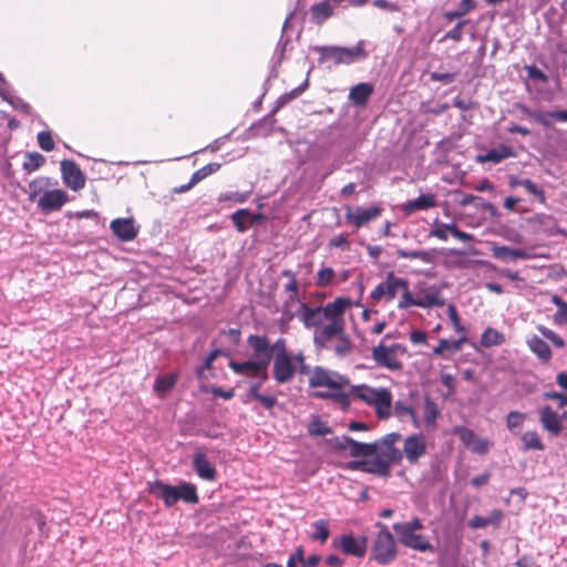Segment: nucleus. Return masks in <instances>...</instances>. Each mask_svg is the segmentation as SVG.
<instances>
[{
  "label": "nucleus",
  "mask_w": 567,
  "mask_h": 567,
  "mask_svg": "<svg viewBox=\"0 0 567 567\" xmlns=\"http://www.w3.org/2000/svg\"><path fill=\"white\" fill-rule=\"evenodd\" d=\"M313 50L320 54L319 62L331 61L333 65L351 64L367 58L364 41H359L354 47L346 48L338 45L315 47Z\"/></svg>",
  "instance_id": "nucleus-1"
},
{
  "label": "nucleus",
  "mask_w": 567,
  "mask_h": 567,
  "mask_svg": "<svg viewBox=\"0 0 567 567\" xmlns=\"http://www.w3.org/2000/svg\"><path fill=\"white\" fill-rule=\"evenodd\" d=\"M375 527L379 529L371 549V558L378 564L390 565L398 556V546L394 536L388 526L382 522H377Z\"/></svg>",
  "instance_id": "nucleus-2"
},
{
  "label": "nucleus",
  "mask_w": 567,
  "mask_h": 567,
  "mask_svg": "<svg viewBox=\"0 0 567 567\" xmlns=\"http://www.w3.org/2000/svg\"><path fill=\"white\" fill-rule=\"evenodd\" d=\"M247 344L259 354L267 355L269 363L276 355H288L290 354L287 349V343L284 338H279L275 343L270 344L267 336L250 334L247 338Z\"/></svg>",
  "instance_id": "nucleus-3"
},
{
  "label": "nucleus",
  "mask_w": 567,
  "mask_h": 567,
  "mask_svg": "<svg viewBox=\"0 0 567 567\" xmlns=\"http://www.w3.org/2000/svg\"><path fill=\"white\" fill-rule=\"evenodd\" d=\"M344 319L328 320L313 331V343L317 350L331 349V343L344 332Z\"/></svg>",
  "instance_id": "nucleus-4"
},
{
  "label": "nucleus",
  "mask_w": 567,
  "mask_h": 567,
  "mask_svg": "<svg viewBox=\"0 0 567 567\" xmlns=\"http://www.w3.org/2000/svg\"><path fill=\"white\" fill-rule=\"evenodd\" d=\"M266 357L267 355L252 351L250 359L245 361L230 360L228 365L234 373L252 378L254 375H259L260 372L268 370L269 359Z\"/></svg>",
  "instance_id": "nucleus-5"
},
{
  "label": "nucleus",
  "mask_w": 567,
  "mask_h": 567,
  "mask_svg": "<svg viewBox=\"0 0 567 567\" xmlns=\"http://www.w3.org/2000/svg\"><path fill=\"white\" fill-rule=\"evenodd\" d=\"M348 383L349 380L347 377L327 370L322 367H316L309 379V385L311 388L326 386L331 390H340L348 385Z\"/></svg>",
  "instance_id": "nucleus-6"
},
{
  "label": "nucleus",
  "mask_w": 567,
  "mask_h": 567,
  "mask_svg": "<svg viewBox=\"0 0 567 567\" xmlns=\"http://www.w3.org/2000/svg\"><path fill=\"white\" fill-rule=\"evenodd\" d=\"M406 279L396 277L393 271L386 274L385 280L380 282L371 292V299L379 301L385 298L388 301L393 300L399 290L406 288Z\"/></svg>",
  "instance_id": "nucleus-7"
},
{
  "label": "nucleus",
  "mask_w": 567,
  "mask_h": 567,
  "mask_svg": "<svg viewBox=\"0 0 567 567\" xmlns=\"http://www.w3.org/2000/svg\"><path fill=\"white\" fill-rule=\"evenodd\" d=\"M516 109L519 110L526 117L538 123L544 127H550L556 122H567V110L558 111H540L532 110L523 103H517Z\"/></svg>",
  "instance_id": "nucleus-8"
},
{
  "label": "nucleus",
  "mask_w": 567,
  "mask_h": 567,
  "mask_svg": "<svg viewBox=\"0 0 567 567\" xmlns=\"http://www.w3.org/2000/svg\"><path fill=\"white\" fill-rule=\"evenodd\" d=\"M272 377L275 381L278 384H285L290 382L293 379L298 369V367L295 364L293 355H276V358H272Z\"/></svg>",
  "instance_id": "nucleus-9"
},
{
  "label": "nucleus",
  "mask_w": 567,
  "mask_h": 567,
  "mask_svg": "<svg viewBox=\"0 0 567 567\" xmlns=\"http://www.w3.org/2000/svg\"><path fill=\"white\" fill-rule=\"evenodd\" d=\"M62 179L66 187L78 192L85 186V175L72 159L61 162Z\"/></svg>",
  "instance_id": "nucleus-10"
},
{
  "label": "nucleus",
  "mask_w": 567,
  "mask_h": 567,
  "mask_svg": "<svg viewBox=\"0 0 567 567\" xmlns=\"http://www.w3.org/2000/svg\"><path fill=\"white\" fill-rule=\"evenodd\" d=\"M333 547L340 548L344 554L362 558L367 553V538H355L353 535H342L333 539Z\"/></svg>",
  "instance_id": "nucleus-11"
},
{
  "label": "nucleus",
  "mask_w": 567,
  "mask_h": 567,
  "mask_svg": "<svg viewBox=\"0 0 567 567\" xmlns=\"http://www.w3.org/2000/svg\"><path fill=\"white\" fill-rule=\"evenodd\" d=\"M258 378L257 381L250 384V388L243 400L244 403H249L252 399L257 400L265 409L271 410L277 404V399L274 395H267L259 392L261 385L268 379L267 370L265 372H260L259 375H255Z\"/></svg>",
  "instance_id": "nucleus-12"
},
{
  "label": "nucleus",
  "mask_w": 567,
  "mask_h": 567,
  "mask_svg": "<svg viewBox=\"0 0 567 567\" xmlns=\"http://www.w3.org/2000/svg\"><path fill=\"white\" fill-rule=\"evenodd\" d=\"M401 439V434L396 432L384 435L378 443V452L392 464H399L403 460V453L395 447V443Z\"/></svg>",
  "instance_id": "nucleus-13"
},
{
  "label": "nucleus",
  "mask_w": 567,
  "mask_h": 567,
  "mask_svg": "<svg viewBox=\"0 0 567 567\" xmlns=\"http://www.w3.org/2000/svg\"><path fill=\"white\" fill-rule=\"evenodd\" d=\"M403 457L410 464H416L419 460L426 453V442L422 434H412L404 440Z\"/></svg>",
  "instance_id": "nucleus-14"
},
{
  "label": "nucleus",
  "mask_w": 567,
  "mask_h": 567,
  "mask_svg": "<svg viewBox=\"0 0 567 567\" xmlns=\"http://www.w3.org/2000/svg\"><path fill=\"white\" fill-rule=\"evenodd\" d=\"M382 208L378 205H372L369 208L357 207L354 210L350 208L347 210L344 217L347 221L352 224L357 229L363 227L368 223L377 219L381 215Z\"/></svg>",
  "instance_id": "nucleus-15"
},
{
  "label": "nucleus",
  "mask_w": 567,
  "mask_h": 567,
  "mask_svg": "<svg viewBox=\"0 0 567 567\" xmlns=\"http://www.w3.org/2000/svg\"><path fill=\"white\" fill-rule=\"evenodd\" d=\"M298 317L306 328H313L323 326L328 321L322 307H309L306 302H300Z\"/></svg>",
  "instance_id": "nucleus-16"
},
{
  "label": "nucleus",
  "mask_w": 567,
  "mask_h": 567,
  "mask_svg": "<svg viewBox=\"0 0 567 567\" xmlns=\"http://www.w3.org/2000/svg\"><path fill=\"white\" fill-rule=\"evenodd\" d=\"M372 359L380 368H385L391 371L402 369V362L395 357L391 350L388 349L383 342L372 348Z\"/></svg>",
  "instance_id": "nucleus-17"
},
{
  "label": "nucleus",
  "mask_w": 567,
  "mask_h": 567,
  "mask_svg": "<svg viewBox=\"0 0 567 567\" xmlns=\"http://www.w3.org/2000/svg\"><path fill=\"white\" fill-rule=\"evenodd\" d=\"M68 200V194L62 189L47 190L38 200V207L44 214L59 210Z\"/></svg>",
  "instance_id": "nucleus-18"
},
{
  "label": "nucleus",
  "mask_w": 567,
  "mask_h": 567,
  "mask_svg": "<svg viewBox=\"0 0 567 567\" xmlns=\"http://www.w3.org/2000/svg\"><path fill=\"white\" fill-rule=\"evenodd\" d=\"M399 542L402 546L420 551V553H434L435 547L430 542L429 537L417 533H408L398 535Z\"/></svg>",
  "instance_id": "nucleus-19"
},
{
  "label": "nucleus",
  "mask_w": 567,
  "mask_h": 567,
  "mask_svg": "<svg viewBox=\"0 0 567 567\" xmlns=\"http://www.w3.org/2000/svg\"><path fill=\"white\" fill-rule=\"evenodd\" d=\"M148 492L164 502L166 507H172L177 503V491L175 486L164 483L161 480L148 482Z\"/></svg>",
  "instance_id": "nucleus-20"
},
{
  "label": "nucleus",
  "mask_w": 567,
  "mask_h": 567,
  "mask_svg": "<svg viewBox=\"0 0 567 567\" xmlns=\"http://www.w3.org/2000/svg\"><path fill=\"white\" fill-rule=\"evenodd\" d=\"M110 228L115 237L122 241L133 240L138 233L133 218H116L111 221Z\"/></svg>",
  "instance_id": "nucleus-21"
},
{
  "label": "nucleus",
  "mask_w": 567,
  "mask_h": 567,
  "mask_svg": "<svg viewBox=\"0 0 567 567\" xmlns=\"http://www.w3.org/2000/svg\"><path fill=\"white\" fill-rule=\"evenodd\" d=\"M193 467L202 480L209 482L216 480L217 471L204 452L197 451L194 453Z\"/></svg>",
  "instance_id": "nucleus-22"
},
{
  "label": "nucleus",
  "mask_w": 567,
  "mask_h": 567,
  "mask_svg": "<svg viewBox=\"0 0 567 567\" xmlns=\"http://www.w3.org/2000/svg\"><path fill=\"white\" fill-rule=\"evenodd\" d=\"M539 421L550 435L558 436L561 433L563 425L559 415L550 405H545L539 412Z\"/></svg>",
  "instance_id": "nucleus-23"
},
{
  "label": "nucleus",
  "mask_w": 567,
  "mask_h": 567,
  "mask_svg": "<svg viewBox=\"0 0 567 567\" xmlns=\"http://www.w3.org/2000/svg\"><path fill=\"white\" fill-rule=\"evenodd\" d=\"M515 156H516V153L513 151L512 147H509L505 144H499L496 147L488 150L485 154L477 155V162H480V163L488 162V163H493V164H498L506 158L515 157Z\"/></svg>",
  "instance_id": "nucleus-24"
},
{
  "label": "nucleus",
  "mask_w": 567,
  "mask_h": 567,
  "mask_svg": "<svg viewBox=\"0 0 567 567\" xmlns=\"http://www.w3.org/2000/svg\"><path fill=\"white\" fill-rule=\"evenodd\" d=\"M504 518V513L502 509L495 508L491 512V514L486 517L483 516H474L467 522V526L471 529H480L485 528L488 525L494 526L495 528H498L502 520Z\"/></svg>",
  "instance_id": "nucleus-25"
},
{
  "label": "nucleus",
  "mask_w": 567,
  "mask_h": 567,
  "mask_svg": "<svg viewBox=\"0 0 567 567\" xmlns=\"http://www.w3.org/2000/svg\"><path fill=\"white\" fill-rule=\"evenodd\" d=\"M374 91V86L371 83L362 82L353 87L349 92V100L354 106H365L370 96Z\"/></svg>",
  "instance_id": "nucleus-26"
},
{
  "label": "nucleus",
  "mask_w": 567,
  "mask_h": 567,
  "mask_svg": "<svg viewBox=\"0 0 567 567\" xmlns=\"http://www.w3.org/2000/svg\"><path fill=\"white\" fill-rule=\"evenodd\" d=\"M231 221L239 233H245L250 225L262 218L261 214H252L249 209L240 208L231 216Z\"/></svg>",
  "instance_id": "nucleus-27"
},
{
  "label": "nucleus",
  "mask_w": 567,
  "mask_h": 567,
  "mask_svg": "<svg viewBox=\"0 0 567 567\" xmlns=\"http://www.w3.org/2000/svg\"><path fill=\"white\" fill-rule=\"evenodd\" d=\"M391 465L393 464L390 461L378 453L374 458L365 461L364 472L380 477H389L391 473Z\"/></svg>",
  "instance_id": "nucleus-28"
},
{
  "label": "nucleus",
  "mask_w": 567,
  "mask_h": 567,
  "mask_svg": "<svg viewBox=\"0 0 567 567\" xmlns=\"http://www.w3.org/2000/svg\"><path fill=\"white\" fill-rule=\"evenodd\" d=\"M493 256L503 261H513L517 259H528L530 256L524 249H516L509 246H495L493 248Z\"/></svg>",
  "instance_id": "nucleus-29"
},
{
  "label": "nucleus",
  "mask_w": 567,
  "mask_h": 567,
  "mask_svg": "<svg viewBox=\"0 0 567 567\" xmlns=\"http://www.w3.org/2000/svg\"><path fill=\"white\" fill-rule=\"evenodd\" d=\"M360 390L367 391L371 394V402L377 404L379 415H382V408L389 410L391 408V393L386 389H370L368 386H360Z\"/></svg>",
  "instance_id": "nucleus-30"
},
{
  "label": "nucleus",
  "mask_w": 567,
  "mask_h": 567,
  "mask_svg": "<svg viewBox=\"0 0 567 567\" xmlns=\"http://www.w3.org/2000/svg\"><path fill=\"white\" fill-rule=\"evenodd\" d=\"M344 442L350 444L349 453L352 457L372 456L378 452V443H361L352 437L351 440H344Z\"/></svg>",
  "instance_id": "nucleus-31"
},
{
  "label": "nucleus",
  "mask_w": 567,
  "mask_h": 567,
  "mask_svg": "<svg viewBox=\"0 0 567 567\" xmlns=\"http://www.w3.org/2000/svg\"><path fill=\"white\" fill-rule=\"evenodd\" d=\"M349 305V299L337 298L334 301L329 302L324 307H322V309L326 317H328V320L344 319L343 312L346 311Z\"/></svg>",
  "instance_id": "nucleus-32"
},
{
  "label": "nucleus",
  "mask_w": 567,
  "mask_h": 567,
  "mask_svg": "<svg viewBox=\"0 0 567 567\" xmlns=\"http://www.w3.org/2000/svg\"><path fill=\"white\" fill-rule=\"evenodd\" d=\"M527 344L540 361L548 362L551 359L550 348L542 338L533 336L527 340Z\"/></svg>",
  "instance_id": "nucleus-33"
},
{
  "label": "nucleus",
  "mask_w": 567,
  "mask_h": 567,
  "mask_svg": "<svg viewBox=\"0 0 567 567\" xmlns=\"http://www.w3.org/2000/svg\"><path fill=\"white\" fill-rule=\"evenodd\" d=\"M0 96L7 101L13 109L29 114L31 112V106L25 103L21 97L17 96L10 86L7 84L3 87H0Z\"/></svg>",
  "instance_id": "nucleus-34"
},
{
  "label": "nucleus",
  "mask_w": 567,
  "mask_h": 567,
  "mask_svg": "<svg viewBox=\"0 0 567 567\" xmlns=\"http://www.w3.org/2000/svg\"><path fill=\"white\" fill-rule=\"evenodd\" d=\"M175 488L177 491V502L183 501L187 504H197L199 502L197 488L193 483L183 482L175 486Z\"/></svg>",
  "instance_id": "nucleus-35"
},
{
  "label": "nucleus",
  "mask_w": 567,
  "mask_h": 567,
  "mask_svg": "<svg viewBox=\"0 0 567 567\" xmlns=\"http://www.w3.org/2000/svg\"><path fill=\"white\" fill-rule=\"evenodd\" d=\"M436 205L435 197L432 194H422L417 198L409 200L404 209L406 213H413L415 210H425Z\"/></svg>",
  "instance_id": "nucleus-36"
},
{
  "label": "nucleus",
  "mask_w": 567,
  "mask_h": 567,
  "mask_svg": "<svg viewBox=\"0 0 567 567\" xmlns=\"http://www.w3.org/2000/svg\"><path fill=\"white\" fill-rule=\"evenodd\" d=\"M416 300L417 307L423 309L443 307L445 305L444 299L440 296V291L435 288L429 289L422 296L416 297Z\"/></svg>",
  "instance_id": "nucleus-37"
},
{
  "label": "nucleus",
  "mask_w": 567,
  "mask_h": 567,
  "mask_svg": "<svg viewBox=\"0 0 567 567\" xmlns=\"http://www.w3.org/2000/svg\"><path fill=\"white\" fill-rule=\"evenodd\" d=\"M477 7L474 0H462L455 10H449L444 12V19L447 21H454L468 14Z\"/></svg>",
  "instance_id": "nucleus-38"
},
{
  "label": "nucleus",
  "mask_w": 567,
  "mask_h": 567,
  "mask_svg": "<svg viewBox=\"0 0 567 567\" xmlns=\"http://www.w3.org/2000/svg\"><path fill=\"white\" fill-rule=\"evenodd\" d=\"M274 123L275 120L272 118V115L269 114L265 116L261 121L252 124L249 128V132L252 136H262L267 137L274 130Z\"/></svg>",
  "instance_id": "nucleus-39"
},
{
  "label": "nucleus",
  "mask_w": 567,
  "mask_h": 567,
  "mask_svg": "<svg viewBox=\"0 0 567 567\" xmlns=\"http://www.w3.org/2000/svg\"><path fill=\"white\" fill-rule=\"evenodd\" d=\"M178 375L176 373H169L157 377L154 382V391L159 395L166 394L176 384Z\"/></svg>",
  "instance_id": "nucleus-40"
},
{
  "label": "nucleus",
  "mask_w": 567,
  "mask_h": 567,
  "mask_svg": "<svg viewBox=\"0 0 567 567\" xmlns=\"http://www.w3.org/2000/svg\"><path fill=\"white\" fill-rule=\"evenodd\" d=\"M334 341L336 343H331L330 350H333L338 358H344L352 351L353 344L350 337L346 333V331L341 336H339Z\"/></svg>",
  "instance_id": "nucleus-41"
},
{
  "label": "nucleus",
  "mask_w": 567,
  "mask_h": 567,
  "mask_svg": "<svg viewBox=\"0 0 567 567\" xmlns=\"http://www.w3.org/2000/svg\"><path fill=\"white\" fill-rule=\"evenodd\" d=\"M332 13L333 8L328 1H322L311 7L312 20L318 24H321L327 19H329Z\"/></svg>",
  "instance_id": "nucleus-42"
},
{
  "label": "nucleus",
  "mask_w": 567,
  "mask_h": 567,
  "mask_svg": "<svg viewBox=\"0 0 567 567\" xmlns=\"http://www.w3.org/2000/svg\"><path fill=\"white\" fill-rule=\"evenodd\" d=\"M392 527L396 535H401L422 530L424 529V524L421 518L415 516L409 522L394 523Z\"/></svg>",
  "instance_id": "nucleus-43"
},
{
  "label": "nucleus",
  "mask_w": 567,
  "mask_h": 567,
  "mask_svg": "<svg viewBox=\"0 0 567 567\" xmlns=\"http://www.w3.org/2000/svg\"><path fill=\"white\" fill-rule=\"evenodd\" d=\"M396 256L404 259H420L424 264H432L434 261V255L429 250H405L398 249Z\"/></svg>",
  "instance_id": "nucleus-44"
},
{
  "label": "nucleus",
  "mask_w": 567,
  "mask_h": 567,
  "mask_svg": "<svg viewBox=\"0 0 567 567\" xmlns=\"http://www.w3.org/2000/svg\"><path fill=\"white\" fill-rule=\"evenodd\" d=\"M520 440L523 442V450L529 451H544L545 445L543 444L538 433L536 431H527L522 436Z\"/></svg>",
  "instance_id": "nucleus-45"
},
{
  "label": "nucleus",
  "mask_w": 567,
  "mask_h": 567,
  "mask_svg": "<svg viewBox=\"0 0 567 567\" xmlns=\"http://www.w3.org/2000/svg\"><path fill=\"white\" fill-rule=\"evenodd\" d=\"M509 185L512 187L523 186L529 194H533L534 196H536L542 203L545 202V195H544L543 189H540L529 178H524V179L512 178L511 182H509Z\"/></svg>",
  "instance_id": "nucleus-46"
},
{
  "label": "nucleus",
  "mask_w": 567,
  "mask_h": 567,
  "mask_svg": "<svg viewBox=\"0 0 567 567\" xmlns=\"http://www.w3.org/2000/svg\"><path fill=\"white\" fill-rule=\"evenodd\" d=\"M45 163V157L38 152H28L25 153V161L22 164V168L32 173L39 169Z\"/></svg>",
  "instance_id": "nucleus-47"
},
{
  "label": "nucleus",
  "mask_w": 567,
  "mask_h": 567,
  "mask_svg": "<svg viewBox=\"0 0 567 567\" xmlns=\"http://www.w3.org/2000/svg\"><path fill=\"white\" fill-rule=\"evenodd\" d=\"M504 342V336L493 328H487L481 337V343L485 348L499 346Z\"/></svg>",
  "instance_id": "nucleus-48"
},
{
  "label": "nucleus",
  "mask_w": 567,
  "mask_h": 567,
  "mask_svg": "<svg viewBox=\"0 0 567 567\" xmlns=\"http://www.w3.org/2000/svg\"><path fill=\"white\" fill-rule=\"evenodd\" d=\"M251 195V189L246 192H226L218 196V203L234 202L237 204L246 203Z\"/></svg>",
  "instance_id": "nucleus-49"
},
{
  "label": "nucleus",
  "mask_w": 567,
  "mask_h": 567,
  "mask_svg": "<svg viewBox=\"0 0 567 567\" xmlns=\"http://www.w3.org/2000/svg\"><path fill=\"white\" fill-rule=\"evenodd\" d=\"M219 168H220V164L219 163H209V164L203 166L202 168H199V169H197L196 172L193 173V175H192V184L199 183L200 181L205 179L209 175L218 172Z\"/></svg>",
  "instance_id": "nucleus-50"
},
{
  "label": "nucleus",
  "mask_w": 567,
  "mask_h": 567,
  "mask_svg": "<svg viewBox=\"0 0 567 567\" xmlns=\"http://www.w3.org/2000/svg\"><path fill=\"white\" fill-rule=\"evenodd\" d=\"M289 42H290V39L282 33L280 37V40L275 49L274 56H272V69L274 70L276 66H278L282 62V60L285 58L286 48L289 44Z\"/></svg>",
  "instance_id": "nucleus-51"
},
{
  "label": "nucleus",
  "mask_w": 567,
  "mask_h": 567,
  "mask_svg": "<svg viewBox=\"0 0 567 567\" xmlns=\"http://www.w3.org/2000/svg\"><path fill=\"white\" fill-rule=\"evenodd\" d=\"M313 527L315 532L311 534V538L321 543L327 542L330 535L327 522L323 519L316 520Z\"/></svg>",
  "instance_id": "nucleus-52"
},
{
  "label": "nucleus",
  "mask_w": 567,
  "mask_h": 567,
  "mask_svg": "<svg viewBox=\"0 0 567 567\" xmlns=\"http://www.w3.org/2000/svg\"><path fill=\"white\" fill-rule=\"evenodd\" d=\"M334 270L331 267H323L317 272L316 285L327 287L333 282Z\"/></svg>",
  "instance_id": "nucleus-53"
},
{
  "label": "nucleus",
  "mask_w": 567,
  "mask_h": 567,
  "mask_svg": "<svg viewBox=\"0 0 567 567\" xmlns=\"http://www.w3.org/2000/svg\"><path fill=\"white\" fill-rule=\"evenodd\" d=\"M402 296L398 303L399 309H408L411 307H417L416 297H414L409 290V281H406V288H402Z\"/></svg>",
  "instance_id": "nucleus-54"
},
{
  "label": "nucleus",
  "mask_w": 567,
  "mask_h": 567,
  "mask_svg": "<svg viewBox=\"0 0 567 567\" xmlns=\"http://www.w3.org/2000/svg\"><path fill=\"white\" fill-rule=\"evenodd\" d=\"M395 414L399 419L405 420L411 417L416 423V414L414 410L402 401H398L394 406Z\"/></svg>",
  "instance_id": "nucleus-55"
},
{
  "label": "nucleus",
  "mask_w": 567,
  "mask_h": 567,
  "mask_svg": "<svg viewBox=\"0 0 567 567\" xmlns=\"http://www.w3.org/2000/svg\"><path fill=\"white\" fill-rule=\"evenodd\" d=\"M526 419V415L518 411H511L507 414L506 423L507 427L511 432H514L516 429L522 427L524 421Z\"/></svg>",
  "instance_id": "nucleus-56"
},
{
  "label": "nucleus",
  "mask_w": 567,
  "mask_h": 567,
  "mask_svg": "<svg viewBox=\"0 0 567 567\" xmlns=\"http://www.w3.org/2000/svg\"><path fill=\"white\" fill-rule=\"evenodd\" d=\"M465 341V337H461L457 340L441 339L439 346L443 349L444 352L450 351L451 353H456L461 350Z\"/></svg>",
  "instance_id": "nucleus-57"
},
{
  "label": "nucleus",
  "mask_w": 567,
  "mask_h": 567,
  "mask_svg": "<svg viewBox=\"0 0 567 567\" xmlns=\"http://www.w3.org/2000/svg\"><path fill=\"white\" fill-rule=\"evenodd\" d=\"M452 224H442L435 220V227L430 230L431 237H436L441 240H447V234L451 233Z\"/></svg>",
  "instance_id": "nucleus-58"
},
{
  "label": "nucleus",
  "mask_w": 567,
  "mask_h": 567,
  "mask_svg": "<svg viewBox=\"0 0 567 567\" xmlns=\"http://www.w3.org/2000/svg\"><path fill=\"white\" fill-rule=\"evenodd\" d=\"M37 140H38L39 146L43 151L51 152L54 150V141L52 138L51 132L42 131V132L38 133Z\"/></svg>",
  "instance_id": "nucleus-59"
},
{
  "label": "nucleus",
  "mask_w": 567,
  "mask_h": 567,
  "mask_svg": "<svg viewBox=\"0 0 567 567\" xmlns=\"http://www.w3.org/2000/svg\"><path fill=\"white\" fill-rule=\"evenodd\" d=\"M468 20H461L458 23L449 30L445 35L444 40H453L455 42H460L463 39V28L468 23Z\"/></svg>",
  "instance_id": "nucleus-60"
},
{
  "label": "nucleus",
  "mask_w": 567,
  "mask_h": 567,
  "mask_svg": "<svg viewBox=\"0 0 567 567\" xmlns=\"http://www.w3.org/2000/svg\"><path fill=\"white\" fill-rule=\"evenodd\" d=\"M538 331L542 333V336L544 338L551 341L555 347L563 348L565 346L564 339L560 336H558L556 332H554L553 330H550L544 326H539Z\"/></svg>",
  "instance_id": "nucleus-61"
},
{
  "label": "nucleus",
  "mask_w": 567,
  "mask_h": 567,
  "mask_svg": "<svg viewBox=\"0 0 567 567\" xmlns=\"http://www.w3.org/2000/svg\"><path fill=\"white\" fill-rule=\"evenodd\" d=\"M525 71L527 72V76L532 81H537L542 83L548 82V76L537 66L535 65H525Z\"/></svg>",
  "instance_id": "nucleus-62"
},
{
  "label": "nucleus",
  "mask_w": 567,
  "mask_h": 567,
  "mask_svg": "<svg viewBox=\"0 0 567 567\" xmlns=\"http://www.w3.org/2000/svg\"><path fill=\"white\" fill-rule=\"evenodd\" d=\"M309 433L312 435L323 436L331 432V429L322 421L315 420L309 424Z\"/></svg>",
  "instance_id": "nucleus-63"
},
{
  "label": "nucleus",
  "mask_w": 567,
  "mask_h": 567,
  "mask_svg": "<svg viewBox=\"0 0 567 567\" xmlns=\"http://www.w3.org/2000/svg\"><path fill=\"white\" fill-rule=\"evenodd\" d=\"M329 248H339L342 250H347L350 247V241L348 239L347 234H339L338 236L332 237L328 243Z\"/></svg>",
  "instance_id": "nucleus-64"
}]
</instances>
